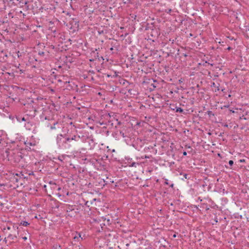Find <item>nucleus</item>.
Masks as SVG:
<instances>
[{"mask_svg": "<svg viewBox=\"0 0 249 249\" xmlns=\"http://www.w3.org/2000/svg\"><path fill=\"white\" fill-rule=\"evenodd\" d=\"M63 134L57 135L56 144L59 149L64 151H71L78 148L81 142V138L77 131H72L67 127L62 128Z\"/></svg>", "mask_w": 249, "mask_h": 249, "instance_id": "1", "label": "nucleus"}, {"mask_svg": "<svg viewBox=\"0 0 249 249\" xmlns=\"http://www.w3.org/2000/svg\"><path fill=\"white\" fill-rule=\"evenodd\" d=\"M3 157L8 160L18 163L23 159L24 154L19 150L6 149L3 154Z\"/></svg>", "mask_w": 249, "mask_h": 249, "instance_id": "2", "label": "nucleus"}, {"mask_svg": "<svg viewBox=\"0 0 249 249\" xmlns=\"http://www.w3.org/2000/svg\"><path fill=\"white\" fill-rule=\"evenodd\" d=\"M145 30H150V32L148 33L149 35L148 36V39L150 40H152L153 41H154V39L157 38L158 36L160 35V33L157 28H153V26H149L148 24H147V26L145 28Z\"/></svg>", "mask_w": 249, "mask_h": 249, "instance_id": "3", "label": "nucleus"}, {"mask_svg": "<svg viewBox=\"0 0 249 249\" xmlns=\"http://www.w3.org/2000/svg\"><path fill=\"white\" fill-rule=\"evenodd\" d=\"M24 106H27V108L32 109V110L34 111V114L32 115L35 116L36 115V112L37 111L36 107L34 106L35 104L33 98H28L27 100L24 102L22 103Z\"/></svg>", "mask_w": 249, "mask_h": 249, "instance_id": "4", "label": "nucleus"}, {"mask_svg": "<svg viewBox=\"0 0 249 249\" xmlns=\"http://www.w3.org/2000/svg\"><path fill=\"white\" fill-rule=\"evenodd\" d=\"M12 229L14 230H13L11 233H8L7 234H8L7 238L11 240H14L17 238V235L19 234V231L18 230V227H13Z\"/></svg>", "mask_w": 249, "mask_h": 249, "instance_id": "5", "label": "nucleus"}, {"mask_svg": "<svg viewBox=\"0 0 249 249\" xmlns=\"http://www.w3.org/2000/svg\"><path fill=\"white\" fill-rule=\"evenodd\" d=\"M143 142L142 140L137 138L132 143V146L138 151H140L142 148Z\"/></svg>", "mask_w": 249, "mask_h": 249, "instance_id": "6", "label": "nucleus"}, {"mask_svg": "<svg viewBox=\"0 0 249 249\" xmlns=\"http://www.w3.org/2000/svg\"><path fill=\"white\" fill-rule=\"evenodd\" d=\"M51 111L49 108H42V113L40 116V119L41 120H49L48 117L46 116V114L50 112Z\"/></svg>", "mask_w": 249, "mask_h": 249, "instance_id": "7", "label": "nucleus"}, {"mask_svg": "<svg viewBox=\"0 0 249 249\" xmlns=\"http://www.w3.org/2000/svg\"><path fill=\"white\" fill-rule=\"evenodd\" d=\"M98 50L96 49L94 51H93L91 53V55L95 59H98L99 61H100L101 60H104V59L103 56H99V54L98 52H97Z\"/></svg>", "mask_w": 249, "mask_h": 249, "instance_id": "8", "label": "nucleus"}, {"mask_svg": "<svg viewBox=\"0 0 249 249\" xmlns=\"http://www.w3.org/2000/svg\"><path fill=\"white\" fill-rule=\"evenodd\" d=\"M13 227L15 228V227H18L17 225H13L12 224H11L9 225H7L6 227H4L3 228L2 231L4 232L5 234H7L8 233L7 231H10V232H11V231H12L13 230H14L12 229Z\"/></svg>", "mask_w": 249, "mask_h": 249, "instance_id": "9", "label": "nucleus"}, {"mask_svg": "<svg viewBox=\"0 0 249 249\" xmlns=\"http://www.w3.org/2000/svg\"><path fill=\"white\" fill-rule=\"evenodd\" d=\"M170 108H171V110L175 111L176 112H179L180 113L185 114L184 110L180 107H178L174 105H170Z\"/></svg>", "mask_w": 249, "mask_h": 249, "instance_id": "10", "label": "nucleus"}, {"mask_svg": "<svg viewBox=\"0 0 249 249\" xmlns=\"http://www.w3.org/2000/svg\"><path fill=\"white\" fill-rule=\"evenodd\" d=\"M16 118L17 120L19 122L23 121V122H27L28 123H29V122L28 121L29 117L28 116H22L21 115H18L16 116Z\"/></svg>", "mask_w": 249, "mask_h": 249, "instance_id": "11", "label": "nucleus"}, {"mask_svg": "<svg viewBox=\"0 0 249 249\" xmlns=\"http://www.w3.org/2000/svg\"><path fill=\"white\" fill-rule=\"evenodd\" d=\"M49 30H50L52 32L55 33L56 31V28L54 25V23L52 21H50L49 24Z\"/></svg>", "mask_w": 249, "mask_h": 249, "instance_id": "12", "label": "nucleus"}, {"mask_svg": "<svg viewBox=\"0 0 249 249\" xmlns=\"http://www.w3.org/2000/svg\"><path fill=\"white\" fill-rule=\"evenodd\" d=\"M120 83L122 84L123 85H126L127 84L130 85L133 84L132 83H130L127 80L122 79V80L120 81Z\"/></svg>", "mask_w": 249, "mask_h": 249, "instance_id": "13", "label": "nucleus"}, {"mask_svg": "<svg viewBox=\"0 0 249 249\" xmlns=\"http://www.w3.org/2000/svg\"><path fill=\"white\" fill-rule=\"evenodd\" d=\"M219 86H220L219 84H218V85H216V84H215L214 82H213L211 85V87H213L215 88L216 89H215V91H219L220 90V89L219 88Z\"/></svg>", "mask_w": 249, "mask_h": 249, "instance_id": "14", "label": "nucleus"}, {"mask_svg": "<svg viewBox=\"0 0 249 249\" xmlns=\"http://www.w3.org/2000/svg\"><path fill=\"white\" fill-rule=\"evenodd\" d=\"M200 207L203 209H205L206 210H208L210 209L208 205L207 204L204 203H201Z\"/></svg>", "mask_w": 249, "mask_h": 249, "instance_id": "15", "label": "nucleus"}, {"mask_svg": "<svg viewBox=\"0 0 249 249\" xmlns=\"http://www.w3.org/2000/svg\"><path fill=\"white\" fill-rule=\"evenodd\" d=\"M29 61L30 63H32L33 64H34V61L36 62L35 64H36V63L37 62V60L35 58L34 56L30 57L29 58Z\"/></svg>", "mask_w": 249, "mask_h": 249, "instance_id": "16", "label": "nucleus"}, {"mask_svg": "<svg viewBox=\"0 0 249 249\" xmlns=\"http://www.w3.org/2000/svg\"><path fill=\"white\" fill-rule=\"evenodd\" d=\"M29 224H30L27 221H21L20 222V223H19V225H22L23 226H27Z\"/></svg>", "mask_w": 249, "mask_h": 249, "instance_id": "17", "label": "nucleus"}, {"mask_svg": "<svg viewBox=\"0 0 249 249\" xmlns=\"http://www.w3.org/2000/svg\"><path fill=\"white\" fill-rule=\"evenodd\" d=\"M53 249H61V246L60 245L55 244L53 245Z\"/></svg>", "mask_w": 249, "mask_h": 249, "instance_id": "18", "label": "nucleus"}, {"mask_svg": "<svg viewBox=\"0 0 249 249\" xmlns=\"http://www.w3.org/2000/svg\"><path fill=\"white\" fill-rule=\"evenodd\" d=\"M76 234H77V235H75L73 239H78L79 238H81V239L82 240L83 238L81 237V233H79V232H76Z\"/></svg>", "mask_w": 249, "mask_h": 249, "instance_id": "19", "label": "nucleus"}, {"mask_svg": "<svg viewBox=\"0 0 249 249\" xmlns=\"http://www.w3.org/2000/svg\"><path fill=\"white\" fill-rule=\"evenodd\" d=\"M116 43H115V44H113V43H111V45H112V47L110 48V50L111 51H112L113 50V48H115L117 50H118L117 48L119 46L118 45H115V44Z\"/></svg>", "mask_w": 249, "mask_h": 249, "instance_id": "20", "label": "nucleus"}, {"mask_svg": "<svg viewBox=\"0 0 249 249\" xmlns=\"http://www.w3.org/2000/svg\"><path fill=\"white\" fill-rule=\"evenodd\" d=\"M57 124H58V122H54L53 125H51L50 129H52V130L55 129H56L55 125Z\"/></svg>", "mask_w": 249, "mask_h": 249, "instance_id": "21", "label": "nucleus"}, {"mask_svg": "<svg viewBox=\"0 0 249 249\" xmlns=\"http://www.w3.org/2000/svg\"><path fill=\"white\" fill-rule=\"evenodd\" d=\"M206 113H207L209 117H211V116H213L214 115V114L213 113V112L212 111H208L207 112H206Z\"/></svg>", "mask_w": 249, "mask_h": 249, "instance_id": "22", "label": "nucleus"}, {"mask_svg": "<svg viewBox=\"0 0 249 249\" xmlns=\"http://www.w3.org/2000/svg\"><path fill=\"white\" fill-rule=\"evenodd\" d=\"M25 144L27 147H29V146L33 145V144L32 142H25Z\"/></svg>", "mask_w": 249, "mask_h": 249, "instance_id": "23", "label": "nucleus"}, {"mask_svg": "<svg viewBox=\"0 0 249 249\" xmlns=\"http://www.w3.org/2000/svg\"><path fill=\"white\" fill-rule=\"evenodd\" d=\"M180 175H183L184 178H185V179H189V178H188L189 175L187 174H186V173H180Z\"/></svg>", "mask_w": 249, "mask_h": 249, "instance_id": "24", "label": "nucleus"}, {"mask_svg": "<svg viewBox=\"0 0 249 249\" xmlns=\"http://www.w3.org/2000/svg\"><path fill=\"white\" fill-rule=\"evenodd\" d=\"M207 65H210L211 66H213V64H210V63L208 62L207 61H205V63H204L203 64V65L205 67H206Z\"/></svg>", "mask_w": 249, "mask_h": 249, "instance_id": "25", "label": "nucleus"}, {"mask_svg": "<svg viewBox=\"0 0 249 249\" xmlns=\"http://www.w3.org/2000/svg\"><path fill=\"white\" fill-rule=\"evenodd\" d=\"M72 210H73V209L71 208V207L70 206H69L68 207V208H67V209L66 210V212H70L72 211Z\"/></svg>", "mask_w": 249, "mask_h": 249, "instance_id": "26", "label": "nucleus"}, {"mask_svg": "<svg viewBox=\"0 0 249 249\" xmlns=\"http://www.w3.org/2000/svg\"><path fill=\"white\" fill-rule=\"evenodd\" d=\"M98 33L99 35H101L104 34V31L103 30H100V29L98 30Z\"/></svg>", "mask_w": 249, "mask_h": 249, "instance_id": "27", "label": "nucleus"}, {"mask_svg": "<svg viewBox=\"0 0 249 249\" xmlns=\"http://www.w3.org/2000/svg\"><path fill=\"white\" fill-rule=\"evenodd\" d=\"M120 134L123 138H125L126 136L122 131H120Z\"/></svg>", "mask_w": 249, "mask_h": 249, "instance_id": "28", "label": "nucleus"}, {"mask_svg": "<svg viewBox=\"0 0 249 249\" xmlns=\"http://www.w3.org/2000/svg\"><path fill=\"white\" fill-rule=\"evenodd\" d=\"M107 77H114V78H115V77H117V74H116L113 75V76H112V75H110V74H107Z\"/></svg>", "mask_w": 249, "mask_h": 249, "instance_id": "29", "label": "nucleus"}, {"mask_svg": "<svg viewBox=\"0 0 249 249\" xmlns=\"http://www.w3.org/2000/svg\"><path fill=\"white\" fill-rule=\"evenodd\" d=\"M151 86H152V88H153V89H152L151 88H150L151 90H153L155 88H156L157 87V86L156 85H155L154 84H151Z\"/></svg>", "mask_w": 249, "mask_h": 249, "instance_id": "30", "label": "nucleus"}, {"mask_svg": "<svg viewBox=\"0 0 249 249\" xmlns=\"http://www.w3.org/2000/svg\"><path fill=\"white\" fill-rule=\"evenodd\" d=\"M233 163H234V162H233V160H229V165H230L231 166H232V165H233Z\"/></svg>", "mask_w": 249, "mask_h": 249, "instance_id": "31", "label": "nucleus"}, {"mask_svg": "<svg viewBox=\"0 0 249 249\" xmlns=\"http://www.w3.org/2000/svg\"><path fill=\"white\" fill-rule=\"evenodd\" d=\"M44 53H44V52H43V51H39V52H38V54H39V55H42V56H43V55H44Z\"/></svg>", "mask_w": 249, "mask_h": 249, "instance_id": "32", "label": "nucleus"}, {"mask_svg": "<svg viewBox=\"0 0 249 249\" xmlns=\"http://www.w3.org/2000/svg\"><path fill=\"white\" fill-rule=\"evenodd\" d=\"M138 164V163L133 162V163L131 164V166H132V167H136V164Z\"/></svg>", "mask_w": 249, "mask_h": 249, "instance_id": "33", "label": "nucleus"}, {"mask_svg": "<svg viewBox=\"0 0 249 249\" xmlns=\"http://www.w3.org/2000/svg\"><path fill=\"white\" fill-rule=\"evenodd\" d=\"M43 99V98L41 97H37L36 98V100L38 101V100H42Z\"/></svg>", "mask_w": 249, "mask_h": 249, "instance_id": "34", "label": "nucleus"}, {"mask_svg": "<svg viewBox=\"0 0 249 249\" xmlns=\"http://www.w3.org/2000/svg\"><path fill=\"white\" fill-rule=\"evenodd\" d=\"M239 162H245V159H241L239 160Z\"/></svg>", "mask_w": 249, "mask_h": 249, "instance_id": "35", "label": "nucleus"}, {"mask_svg": "<svg viewBox=\"0 0 249 249\" xmlns=\"http://www.w3.org/2000/svg\"><path fill=\"white\" fill-rule=\"evenodd\" d=\"M4 23V21L0 19V25H2Z\"/></svg>", "mask_w": 249, "mask_h": 249, "instance_id": "36", "label": "nucleus"}, {"mask_svg": "<svg viewBox=\"0 0 249 249\" xmlns=\"http://www.w3.org/2000/svg\"><path fill=\"white\" fill-rule=\"evenodd\" d=\"M246 31H249V25L246 26Z\"/></svg>", "mask_w": 249, "mask_h": 249, "instance_id": "37", "label": "nucleus"}, {"mask_svg": "<svg viewBox=\"0 0 249 249\" xmlns=\"http://www.w3.org/2000/svg\"><path fill=\"white\" fill-rule=\"evenodd\" d=\"M67 127L68 128V129H69V128L68 127ZM75 128H76V127H74V128H73L71 127V128H70V129H71H71L72 131H73V130H75V131H77V130H75Z\"/></svg>", "mask_w": 249, "mask_h": 249, "instance_id": "38", "label": "nucleus"}, {"mask_svg": "<svg viewBox=\"0 0 249 249\" xmlns=\"http://www.w3.org/2000/svg\"><path fill=\"white\" fill-rule=\"evenodd\" d=\"M183 156H186L187 155V152L186 151H184L183 152Z\"/></svg>", "mask_w": 249, "mask_h": 249, "instance_id": "39", "label": "nucleus"}, {"mask_svg": "<svg viewBox=\"0 0 249 249\" xmlns=\"http://www.w3.org/2000/svg\"><path fill=\"white\" fill-rule=\"evenodd\" d=\"M22 3L23 4L24 3V4H27L28 1H22Z\"/></svg>", "mask_w": 249, "mask_h": 249, "instance_id": "40", "label": "nucleus"}, {"mask_svg": "<svg viewBox=\"0 0 249 249\" xmlns=\"http://www.w3.org/2000/svg\"><path fill=\"white\" fill-rule=\"evenodd\" d=\"M231 47H228L227 48V50H228V51H230L231 50Z\"/></svg>", "mask_w": 249, "mask_h": 249, "instance_id": "41", "label": "nucleus"}, {"mask_svg": "<svg viewBox=\"0 0 249 249\" xmlns=\"http://www.w3.org/2000/svg\"><path fill=\"white\" fill-rule=\"evenodd\" d=\"M22 239H23L24 241H25V240H27V237L24 236V237H22Z\"/></svg>", "mask_w": 249, "mask_h": 249, "instance_id": "42", "label": "nucleus"}, {"mask_svg": "<svg viewBox=\"0 0 249 249\" xmlns=\"http://www.w3.org/2000/svg\"><path fill=\"white\" fill-rule=\"evenodd\" d=\"M95 60L94 58H92V59H89V61L90 62H92V61H94V60Z\"/></svg>", "mask_w": 249, "mask_h": 249, "instance_id": "43", "label": "nucleus"}, {"mask_svg": "<svg viewBox=\"0 0 249 249\" xmlns=\"http://www.w3.org/2000/svg\"><path fill=\"white\" fill-rule=\"evenodd\" d=\"M165 184H167V185L169 184L167 179H166V181H165Z\"/></svg>", "mask_w": 249, "mask_h": 249, "instance_id": "44", "label": "nucleus"}, {"mask_svg": "<svg viewBox=\"0 0 249 249\" xmlns=\"http://www.w3.org/2000/svg\"><path fill=\"white\" fill-rule=\"evenodd\" d=\"M3 241L5 242V243H7V240H6V237L4 239Z\"/></svg>", "mask_w": 249, "mask_h": 249, "instance_id": "45", "label": "nucleus"}, {"mask_svg": "<svg viewBox=\"0 0 249 249\" xmlns=\"http://www.w3.org/2000/svg\"><path fill=\"white\" fill-rule=\"evenodd\" d=\"M89 72L91 73H94V71H89Z\"/></svg>", "mask_w": 249, "mask_h": 249, "instance_id": "46", "label": "nucleus"}, {"mask_svg": "<svg viewBox=\"0 0 249 249\" xmlns=\"http://www.w3.org/2000/svg\"><path fill=\"white\" fill-rule=\"evenodd\" d=\"M172 11L171 9H169L168 11L167 12V13H170Z\"/></svg>", "mask_w": 249, "mask_h": 249, "instance_id": "47", "label": "nucleus"}, {"mask_svg": "<svg viewBox=\"0 0 249 249\" xmlns=\"http://www.w3.org/2000/svg\"><path fill=\"white\" fill-rule=\"evenodd\" d=\"M186 147L188 148H190V149H192L191 147L190 146H187V145H186Z\"/></svg>", "mask_w": 249, "mask_h": 249, "instance_id": "48", "label": "nucleus"}, {"mask_svg": "<svg viewBox=\"0 0 249 249\" xmlns=\"http://www.w3.org/2000/svg\"><path fill=\"white\" fill-rule=\"evenodd\" d=\"M104 182L107 184V181H105V180H103Z\"/></svg>", "mask_w": 249, "mask_h": 249, "instance_id": "49", "label": "nucleus"}, {"mask_svg": "<svg viewBox=\"0 0 249 249\" xmlns=\"http://www.w3.org/2000/svg\"><path fill=\"white\" fill-rule=\"evenodd\" d=\"M170 186L171 187L173 188V186H174V184H173V183H172V184H171L170 185Z\"/></svg>", "mask_w": 249, "mask_h": 249, "instance_id": "50", "label": "nucleus"}, {"mask_svg": "<svg viewBox=\"0 0 249 249\" xmlns=\"http://www.w3.org/2000/svg\"><path fill=\"white\" fill-rule=\"evenodd\" d=\"M224 127H228V125L227 124H225L224 125Z\"/></svg>", "mask_w": 249, "mask_h": 249, "instance_id": "51", "label": "nucleus"}, {"mask_svg": "<svg viewBox=\"0 0 249 249\" xmlns=\"http://www.w3.org/2000/svg\"><path fill=\"white\" fill-rule=\"evenodd\" d=\"M173 237H174V238H176V234H174L173 235Z\"/></svg>", "mask_w": 249, "mask_h": 249, "instance_id": "52", "label": "nucleus"}, {"mask_svg": "<svg viewBox=\"0 0 249 249\" xmlns=\"http://www.w3.org/2000/svg\"><path fill=\"white\" fill-rule=\"evenodd\" d=\"M131 89H128V92L129 93H131Z\"/></svg>", "mask_w": 249, "mask_h": 249, "instance_id": "53", "label": "nucleus"}, {"mask_svg": "<svg viewBox=\"0 0 249 249\" xmlns=\"http://www.w3.org/2000/svg\"><path fill=\"white\" fill-rule=\"evenodd\" d=\"M214 220H215V221L216 222H218V220H217V218H216Z\"/></svg>", "mask_w": 249, "mask_h": 249, "instance_id": "54", "label": "nucleus"}, {"mask_svg": "<svg viewBox=\"0 0 249 249\" xmlns=\"http://www.w3.org/2000/svg\"><path fill=\"white\" fill-rule=\"evenodd\" d=\"M149 80H152L153 82H156V80H154L153 79H149Z\"/></svg>", "mask_w": 249, "mask_h": 249, "instance_id": "55", "label": "nucleus"}, {"mask_svg": "<svg viewBox=\"0 0 249 249\" xmlns=\"http://www.w3.org/2000/svg\"><path fill=\"white\" fill-rule=\"evenodd\" d=\"M145 158H146H146H149V157L148 156H147L145 155Z\"/></svg>", "mask_w": 249, "mask_h": 249, "instance_id": "56", "label": "nucleus"}, {"mask_svg": "<svg viewBox=\"0 0 249 249\" xmlns=\"http://www.w3.org/2000/svg\"><path fill=\"white\" fill-rule=\"evenodd\" d=\"M3 197L1 195H0V198H2Z\"/></svg>", "mask_w": 249, "mask_h": 249, "instance_id": "57", "label": "nucleus"}, {"mask_svg": "<svg viewBox=\"0 0 249 249\" xmlns=\"http://www.w3.org/2000/svg\"><path fill=\"white\" fill-rule=\"evenodd\" d=\"M72 124H73L72 122H71V123H70V125H71Z\"/></svg>", "mask_w": 249, "mask_h": 249, "instance_id": "58", "label": "nucleus"}, {"mask_svg": "<svg viewBox=\"0 0 249 249\" xmlns=\"http://www.w3.org/2000/svg\"><path fill=\"white\" fill-rule=\"evenodd\" d=\"M184 56H185V57H186V56H187V55L186 54L184 53Z\"/></svg>", "mask_w": 249, "mask_h": 249, "instance_id": "59", "label": "nucleus"}, {"mask_svg": "<svg viewBox=\"0 0 249 249\" xmlns=\"http://www.w3.org/2000/svg\"><path fill=\"white\" fill-rule=\"evenodd\" d=\"M107 116H108L109 117H110V115H109V113L107 114Z\"/></svg>", "mask_w": 249, "mask_h": 249, "instance_id": "60", "label": "nucleus"}, {"mask_svg": "<svg viewBox=\"0 0 249 249\" xmlns=\"http://www.w3.org/2000/svg\"><path fill=\"white\" fill-rule=\"evenodd\" d=\"M198 199L199 200H200V201H202V199H201L200 197H198Z\"/></svg>", "mask_w": 249, "mask_h": 249, "instance_id": "61", "label": "nucleus"}, {"mask_svg": "<svg viewBox=\"0 0 249 249\" xmlns=\"http://www.w3.org/2000/svg\"><path fill=\"white\" fill-rule=\"evenodd\" d=\"M104 124V123L103 122V123H100V124H101V125H102V124Z\"/></svg>", "mask_w": 249, "mask_h": 249, "instance_id": "62", "label": "nucleus"}, {"mask_svg": "<svg viewBox=\"0 0 249 249\" xmlns=\"http://www.w3.org/2000/svg\"><path fill=\"white\" fill-rule=\"evenodd\" d=\"M111 183H113L114 182V181H112V180H110V181Z\"/></svg>", "mask_w": 249, "mask_h": 249, "instance_id": "63", "label": "nucleus"}, {"mask_svg": "<svg viewBox=\"0 0 249 249\" xmlns=\"http://www.w3.org/2000/svg\"><path fill=\"white\" fill-rule=\"evenodd\" d=\"M59 160H60L61 161H62V160H61V158H59Z\"/></svg>", "mask_w": 249, "mask_h": 249, "instance_id": "64", "label": "nucleus"}]
</instances>
